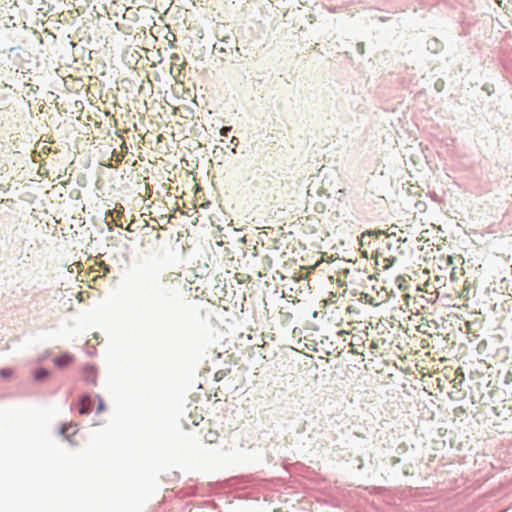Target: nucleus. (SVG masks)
<instances>
[{
    "mask_svg": "<svg viewBox=\"0 0 512 512\" xmlns=\"http://www.w3.org/2000/svg\"><path fill=\"white\" fill-rule=\"evenodd\" d=\"M233 40L227 36L220 40L213 46V53L220 57L222 61H229L230 63H238L241 60L242 53L240 49L233 48Z\"/></svg>",
    "mask_w": 512,
    "mask_h": 512,
    "instance_id": "f257e3e1",
    "label": "nucleus"
},
{
    "mask_svg": "<svg viewBox=\"0 0 512 512\" xmlns=\"http://www.w3.org/2000/svg\"><path fill=\"white\" fill-rule=\"evenodd\" d=\"M76 408L80 415H88L91 413L94 407V401L90 394L83 393L79 396L78 402L76 404H72L71 408Z\"/></svg>",
    "mask_w": 512,
    "mask_h": 512,
    "instance_id": "f03ea898",
    "label": "nucleus"
},
{
    "mask_svg": "<svg viewBox=\"0 0 512 512\" xmlns=\"http://www.w3.org/2000/svg\"><path fill=\"white\" fill-rule=\"evenodd\" d=\"M52 361H53V364L58 369H64V368H67L68 366H70L75 361V357L72 353L65 351V352H61L60 354L56 355L52 359Z\"/></svg>",
    "mask_w": 512,
    "mask_h": 512,
    "instance_id": "7ed1b4c3",
    "label": "nucleus"
},
{
    "mask_svg": "<svg viewBox=\"0 0 512 512\" xmlns=\"http://www.w3.org/2000/svg\"><path fill=\"white\" fill-rule=\"evenodd\" d=\"M83 376L84 380L93 385H97V376H98V369L97 366L93 363H87L83 367Z\"/></svg>",
    "mask_w": 512,
    "mask_h": 512,
    "instance_id": "20e7f679",
    "label": "nucleus"
},
{
    "mask_svg": "<svg viewBox=\"0 0 512 512\" xmlns=\"http://www.w3.org/2000/svg\"><path fill=\"white\" fill-rule=\"evenodd\" d=\"M51 374L52 373L49 369L42 366L37 367L33 370V378L37 382H43L47 380L48 378H50Z\"/></svg>",
    "mask_w": 512,
    "mask_h": 512,
    "instance_id": "39448f33",
    "label": "nucleus"
},
{
    "mask_svg": "<svg viewBox=\"0 0 512 512\" xmlns=\"http://www.w3.org/2000/svg\"><path fill=\"white\" fill-rule=\"evenodd\" d=\"M76 426L74 422L69 423H63L59 428V434L63 436L66 440L70 441V436L74 435L77 431L73 430V432L70 433V430L73 429Z\"/></svg>",
    "mask_w": 512,
    "mask_h": 512,
    "instance_id": "423d86ee",
    "label": "nucleus"
},
{
    "mask_svg": "<svg viewBox=\"0 0 512 512\" xmlns=\"http://www.w3.org/2000/svg\"><path fill=\"white\" fill-rule=\"evenodd\" d=\"M443 47V43L435 37L427 41V50L433 54H438L443 49Z\"/></svg>",
    "mask_w": 512,
    "mask_h": 512,
    "instance_id": "0eeeda50",
    "label": "nucleus"
},
{
    "mask_svg": "<svg viewBox=\"0 0 512 512\" xmlns=\"http://www.w3.org/2000/svg\"><path fill=\"white\" fill-rule=\"evenodd\" d=\"M13 370L10 368H0V377L4 380H8L12 377Z\"/></svg>",
    "mask_w": 512,
    "mask_h": 512,
    "instance_id": "6e6552de",
    "label": "nucleus"
},
{
    "mask_svg": "<svg viewBox=\"0 0 512 512\" xmlns=\"http://www.w3.org/2000/svg\"><path fill=\"white\" fill-rule=\"evenodd\" d=\"M96 397L98 400L97 407H96V413L99 414L106 410V404L100 395H96Z\"/></svg>",
    "mask_w": 512,
    "mask_h": 512,
    "instance_id": "1a4fd4ad",
    "label": "nucleus"
},
{
    "mask_svg": "<svg viewBox=\"0 0 512 512\" xmlns=\"http://www.w3.org/2000/svg\"><path fill=\"white\" fill-rule=\"evenodd\" d=\"M396 283L400 290H405L408 287L407 281L403 276H398L396 278Z\"/></svg>",
    "mask_w": 512,
    "mask_h": 512,
    "instance_id": "9d476101",
    "label": "nucleus"
},
{
    "mask_svg": "<svg viewBox=\"0 0 512 512\" xmlns=\"http://www.w3.org/2000/svg\"><path fill=\"white\" fill-rule=\"evenodd\" d=\"M445 87V81L442 78H438L434 83V89L437 92H442Z\"/></svg>",
    "mask_w": 512,
    "mask_h": 512,
    "instance_id": "9b49d317",
    "label": "nucleus"
},
{
    "mask_svg": "<svg viewBox=\"0 0 512 512\" xmlns=\"http://www.w3.org/2000/svg\"><path fill=\"white\" fill-rule=\"evenodd\" d=\"M50 355H51V350L50 349L45 350L41 355L38 356L37 362L42 363V362L46 361L50 357Z\"/></svg>",
    "mask_w": 512,
    "mask_h": 512,
    "instance_id": "f8f14e48",
    "label": "nucleus"
},
{
    "mask_svg": "<svg viewBox=\"0 0 512 512\" xmlns=\"http://www.w3.org/2000/svg\"><path fill=\"white\" fill-rule=\"evenodd\" d=\"M232 131V126H223L220 131H219V134L222 136V137H228L229 133Z\"/></svg>",
    "mask_w": 512,
    "mask_h": 512,
    "instance_id": "ddd939ff",
    "label": "nucleus"
},
{
    "mask_svg": "<svg viewBox=\"0 0 512 512\" xmlns=\"http://www.w3.org/2000/svg\"><path fill=\"white\" fill-rule=\"evenodd\" d=\"M212 154H213V156L215 158H218V157L221 156V154H225L224 148L219 147V146H215V148L213 149Z\"/></svg>",
    "mask_w": 512,
    "mask_h": 512,
    "instance_id": "4468645a",
    "label": "nucleus"
},
{
    "mask_svg": "<svg viewBox=\"0 0 512 512\" xmlns=\"http://www.w3.org/2000/svg\"><path fill=\"white\" fill-rule=\"evenodd\" d=\"M482 90L487 92L488 95H491L494 92V86L490 83H485L482 86Z\"/></svg>",
    "mask_w": 512,
    "mask_h": 512,
    "instance_id": "2eb2a0df",
    "label": "nucleus"
},
{
    "mask_svg": "<svg viewBox=\"0 0 512 512\" xmlns=\"http://www.w3.org/2000/svg\"><path fill=\"white\" fill-rule=\"evenodd\" d=\"M226 376V371L224 370H219L215 373L214 375V380L219 382L221 381L224 377Z\"/></svg>",
    "mask_w": 512,
    "mask_h": 512,
    "instance_id": "dca6fc26",
    "label": "nucleus"
},
{
    "mask_svg": "<svg viewBox=\"0 0 512 512\" xmlns=\"http://www.w3.org/2000/svg\"><path fill=\"white\" fill-rule=\"evenodd\" d=\"M112 157L115 158L116 165L123 161V155L118 153L116 150H113Z\"/></svg>",
    "mask_w": 512,
    "mask_h": 512,
    "instance_id": "f3484780",
    "label": "nucleus"
},
{
    "mask_svg": "<svg viewBox=\"0 0 512 512\" xmlns=\"http://www.w3.org/2000/svg\"><path fill=\"white\" fill-rule=\"evenodd\" d=\"M356 50L360 55H363L365 53V43L364 42L357 43Z\"/></svg>",
    "mask_w": 512,
    "mask_h": 512,
    "instance_id": "a211bd4d",
    "label": "nucleus"
},
{
    "mask_svg": "<svg viewBox=\"0 0 512 512\" xmlns=\"http://www.w3.org/2000/svg\"><path fill=\"white\" fill-rule=\"evenodd\" d=\"M101 268L105 274L109 273L111 270V267L108 264L102 263Z\"/></svg>",
    "mask_w": 512,
    "mask_h": 512,
    "instance_id": "6ab92c4d",
    "label": "nucleus"
},
{
    "mask_svg": "<svg viewBox=\"0 0 512 512\" xmlns=\"http://www.w3.org/2000/svg\"><path fill=\"white\" fill-rule=\"evenodd\" d=\"M96 353H97V350L95 347H91V350H88L87 351V354L90 356V357H94L96 356Z\"/></svg>",
    "mask_w": 512,
    "mask_h": 512,
    "instance_id": "aec40b11",
    "label": "nucleus"
},
{
    "mask_svg": "<svg viewBox=\"0 0 512 512\" xmlns=\"http://www.w3.org/2000/svg\"><path fill=\"white\" fill-rule=\"evenodd\" d=\"M93 338L98 342L100 343V341H102V338L100 337L99 333L95 332L93 334Z\"/></svg>",
    "mask_w": 512,
    "mask_h": 512,
    "instance_id": "412c9836",
    "label": "nucleus"
},
{
    "mask_svg": "<svg viewBox=\"0 0 512 512\" xmlns=\"http://www.w3.org/2000/svg\"><path fill=\"white\" fill-rule=\"evenodd\" d=\"M230 142H231L232 144H234L235 146H237V145H238V143H239L238 138H236V137H232V138H231V140H230Z\"/></svg>",
    "mask_w": 512,
    "mask_h": 512,
    "instance_id": "4be33fe9",
    "label": "nucleus"
},
{
    "mask_svg": "<svg viewBox=\"0 0 512 512\" xmlns=\"http://www.w3.org/2000/svg\"><path fill=\"white\" fill-rule=\"evenodd\" d=\"M233 4L236 2L247 3L249 0H230Z\"/></svg>",
    "mask_w": 512,
    "mask_h": 512,
    "instance_id": "5701e85b",
    "label": "nucleus"
},
{
    "mask_svg": "<svg viewBox=\"0 0 512 512\" xmlns=\"http://www.w3.org/2000/svg\"><path fill=\"white\" fill-rule=\"evenodd\" d=\"M446 429L444 431H442V428L439 429V436H444L445 433H446Z\"/></svg>",
    "mask_w": 512,
    "mask_h": 512,
    "instance_id": "b1692460",
    "label": "nucleus"
},
{
    "mask_svg": "<svg viewBox=\"0 0 512 512\" xmlns=\"http://www.w3.org/2000/svg\"><path fill=\"white\" fill-rule=\"evenodd\" d=\"M446 429L444 431H442V428L439 429V436H444L445 433H446Z\"/></svg>",
    "mask_w": 512,
    "mask_h": 512,
    "instance_id": "393cba45",
    "label": "nucleus"
},
{
    "mask_svg": "<svg viewBox=\"0 0 512 512\" xmlns=\"http://www.w3.org/2000/svg\"><path fill=\"white\" fill-rule=\"evenodd\" d=\"M238 241H239L240 243H246V238H245V236H243V237L239 238V240H238Z\"/></svg>",
    "mask_w": 512,
    "mask_h": 512,
    "instance_id": "a878e982",
    "label": "nucleus"
},
{
    "mask_svg": "<svg viewBox=\"0 0 512 512\" xmlns=\"http://www.w3.org/2000/svg\"><path fill=\"white\" fill-rule=\"evenodd\" d=\"M338 333H339V335H342V334H346L347 332L345 330H340Z\"/></svg>",
    "mask_w": 512,
    "mask_h": 512,
    "instance_id": "bb28decb",
    "label": "nucleus"
},
{
    "mask_svg": "<svg viewBox=\"0 0 512 512\" xmlns=\"http://www.w3.org/2000/svg\"><path fill=\"white\" fill-rule=\"evenodd\" d=\"M230 151H231L232 153H236V146H235L234 148H230Z\"/></svg>",
    "mask_w": 512,
    "mask_h": 512,
    "instance_id": "cd10ccee",
    "label": "nucleus"
},
{
    "mask_svg": "<svg viewBox=\"0 0 512 512\" xmlns=\"http://www.w3.org/2000/svg\"><path fill=\"white\" fill-rule=\"evenodd\" d=\"M108 168H115L116 166H113L112 164L107 165Z\"/></svg>",
    "mask_w": 512,
    "mask_h": 512,
    "instance_id": "c85d7f7f",
    "label": "nucleus"
},
{
    "mask_svg": "<svg viewBox=\"0 0 512 512\" xmlns=\"http://www.w3.org/2000/svg\"><path fill=\"white\" fill-rule=\"evenodd\" d=\"M313 317H314V318H315V317H317V311H315V312L313 313Z\"/></svg>",
    "mask_w": 512,
    "mask_h": 512,
    "instance_id": "c756f323",
    "label": "nucleus"
}]
</instances>
